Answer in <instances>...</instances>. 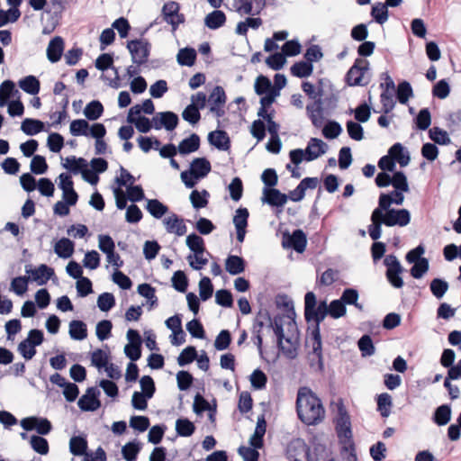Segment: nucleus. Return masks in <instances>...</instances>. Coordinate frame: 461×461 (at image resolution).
Masks as SVG:
<instances>
[{"label":"nucleus","instance_id":"dca6fc26","mask_svg":"<svg viewBox=\"0 0 461 461\" xmlns=\"http://www.w3.org/2000/svg\"><path fill=\"white\" fill-rule=\"evenodd\" d=\"M163 224L168 233L183 236L186 233L187 228L183 219L176 213H171L163 220Z\"/></svg>","mask_w":461,"mask_h":461},{"label":"nucleus","instance_id":"69168bd1","mask_svg":"<svg viewBox=\"0 0 461 461\" xmlns=\"http://www.w3.org/2000/svg\"><path fill=\"white\" fill-rule=\"evenodd\" d=\"M115 305V298L111 293H103L98 296L97 306L102 312H108Z\"/></svg>","mask_w":461,"mask_h":461},{"label":"nucleus","instance_id":"2f4dec72","mask_svg":"<svg viewBox=\"0 0 461 461\" xmlns=\"http://www.w3.org/2000/svg\"><path fill=\"white\" fill-rule=\"evenodd\" d=\"M62 166L74 175H77L82 172V170H84L85 167H87V162L83 158L70 156L66 158V162L62 164Z\"/></svg>","mask_w":461,"mask_h":461},{"label":"nucleus","instance_id":"338daca9","mask_svg":"<svg viewBox=\"0 0 461 461\" xmlns=\"http://www.w3.org/2000/svg\"><path fill=\"white\" fill-rule=\"evenodd\" d=\"M30 168L34 174H44L48 169V164L45 158L41 155H35L31 161Z\"/></svg>","mask_w":461,"mask_h":461},{"label":"nucleus","instance_id":"7c9ffc66","mask_svg":"<svg viewBox=\"0 0 461 461\" xmlns=\"http://www.w3.org/2000/svg\"><path fill=\"white\" fill-rule=\"evenodd\" d=\"M451 413V407L449 405H440L435 410L433 421L438 426H445L450 421Z\"/></svg>","mask_w":461,"mask_h":461},{"label":"nucleus","instance_id":"09e8293b","mask_svg":"<svg viewBox=\"0 0 461 461\" xmlns=\"http://www.w3.org/2000/svg\"><path fill=\"white\" fill-rule=\"evenodd\" d=\"M209 193L206 190L199 192L197 190L192 191L190 194V201L194 209L203 208L208 204L207 197Z\"/></svg>","mask_w":461,"mask_h":461},{"label":"nucleus","instance_id":"f3484780","mask_svg":"<svg viewBox=\"0 0 461 461\" xmlns=\"http://www.w3.org/2000/svg\"><path fill=\"white\" fill-rule=\"evenodd\" d=\"M211 169V163L207 158H196L191 162L189 171L194 179H201L205 177Z\"/></svg>","mask_w":461,"mask_h":461},{"label":"nucleus","instance_id":"3c124183","mask_svg":"<svg viewBox=\"0 0 461 461\" xmlns=\"http://www.w3.org/2000/svg\"><path fill=\"white\" fill-rule=\"evenodd\" d=\"M14 83L11 80H5L0 85V107H4L7 104L9 98L14 91Z\"/></svg>","mask_w":461,"mask_h":461},{"label":"nucleus","instance_id":"5fc2aeb1","mask_svg":"<svg viewBox=\"0 0 461 461\" xmlns=\"http://www.w3.org/2000/svg\"><path fill=\"white\" fill-rule=\"evenodd\" d=\"M197 357V352L194 347L188 346L179 354L177 357V364L184 366L192 363Z\"/></svg>","mask_w":461,"mask_h":461},{"label":"nucleus","instance_id":"ddd939ff","mask_svg":"<svg viewBox=\"0 0 461 461\" xmlns=\"http://www.w3.org/2000/svg\"><path fill=\"white\" fill-rule=\"evenodd\" d=\"M208 102L210 104V112L215 114L217 117H221L224 114V111L221 106L226 102V95L221 86H215L212 92L210 94Z\"/></svg>","mask_w":461,"mask_h":461},{"label":"nucleus","instance_id":"0e129e2a","mask_svg":"<svg viewBox=\"0 0 461 461\" xmlns=\"http://www.w3.org/2000/svg\"><path fill=\"white\" fill-rule=\"evenodd\" d=\"M267 377L266 374L260 370L256 369L250 375L251 386L256 390H261L266 387Z\"/></svg>","mask_w":461,"mask_h":461},{"label":"nucleus","instance_id":"e2e57ef3","mask_svg":"<svg viewBox=\"0 0 461 461\" xmlns=\"http://www.w3.org/2000/svg\"><path fill=\"white\" fill-rule=\"evenodd\" d=\"M342 132L340 124L335 121L328 122L323 129L322 134L326 139H335Z\"/></svg>","mask_w":461,"mask_h":461},{"label":"nucleus","instance_id":"39448f33","mask_svg":"<svg viewBox=\"0 0 461 461\" xmlns=\"http://www.w3.org/2000/svg\"><path fill=\"white\" fill-rule=\"evenodd\" d=\"M283 318L276 316L270 322L269 328L273 329L276 336V343L280 351L288 358L294 359L297 356L296 348L293 345L291 338H285L283 329Z\"/></svg>","mask_w":461,"mask_h":461},{"label":"nucleus","instance_id":"13d9d810","mask_svg":"<svg viewBox=\"0 0 461 461\" xmlns=\"http://www.w3.org/2000/svg\"><path fill=\"white\" fill-rule=\"evenodd\" d=\"M414 265L411 268V275L416 279L421 278L429 270V265L427 258H421L413 262Z\"/></svg>","mask_w":461,"mask_h":461},{"label":"nucleus","instance_id":"f03ea898","mask_svg":"<svg viewBox=\"0 0 461 461\" xmlns=\"http://www.w3.org/2000/svg\"><path fill=\"white\" fill-rule=\"evenodd\" d=\"M296 411L299 419L307 425H315L325 417V410L320 398L308 387L298 390Z\"/></svg>","mask_w":461,"mask_h":461},{"label":"nucleus","instance_id":"20e7f679","mask_svg":"<svg viewBox=\"0 0 461 461\" xmlns=\"http://www.w3.org/2000/svg\"><path fill=\"white\" fill-rule=\"evenodd\" d=\"M337 417L335 419V429L339 442L350 446L352 445L351 421L348 411L340 400L337 404Z\"/></svg>","mask_w":461,"mask_h":461},{"label":"nucleus","instance_id":"412c9836","mask_svg":"<svg viewBox=\"0 0 461 461\" xmlns=\"http://www.w3.org/2000/svg\"><path fill=\"white\" fill-rule=\"evenodd\" d=\"M200 147V138L193 133L188 138L184 139L177 146V150L182 155H186L196 151Z\"/></svg>","mask_w":461,"mask_h":461},{"label":"nucleus","instance_id":"e433bc0d","mask_svg":"<svg viewBox=\"0 0 461 461\" xmlns=\"http://www.w3.org/2000/svg\"><path fill=\"white\" fill-rule=\"evenodd\" d=\"M196 59V51L193 48L181 49L176 56L177 62L181 66L191 67L194 64Z\"/></svg>","mask_w":461,"mask_h":461},{"label":"nucleus","instance_id":"680f3d73","mask_svg":"<svg viewBox=\"0 0 461 461\" xmlns=\"http://www.w3.org/2000/svg\"><path fill=\"white\" fill-rule=\"evenodd\" d=\"M357 344L363 357H370L375 354V347L369 335H363Z\"/></svg>","mask_w":461,"mask_h":461},{"label":"nucleus","instance_id":"cd10ccee","mask_svg":"<svg viewBox=\"0 0 461 461\" xmlns=\"http://www.w3.org/2000/svg\"><path fill=\"white\" fill-rule=\"evenodd\" d=\"M307 113L312 121V123L319 128L322 125L323 115L321 102H315L306 106Z\"/></svg>","mask_w":461,"mask_h":461},{"label":"nucleus","instance_id":"9b49d317","mask_svg":"<svg viewBox=\"0 0 461 461\" xmlns=\"http://www.w3.org/2000/svg\"><path fill=\"white\" fill-rule=\"evenodd\" d=\"M100 391L96 387H89L86 393L82 395L77 405L83 411H94L101 406V402L98 400Z\"/></svg>","mask_w":461,"mask_h":461},{"label":"nucleus","instance_id":"6e6552de","mask_svg":"<svg viewBox=\"0 0 461 461\" xmlns=\"http://www.w3.org/2000/svg\"><path fill=\"white\" fill-rule=\"evenodd\" d=\"M384 264L387 267L386 277L389 283L395 288H402L403 286V280L401 274L403 272L397 257L394 255H387L384 259Z\"/></svg>","mask_w":461,"mask_h":461},{"label":"nucleus","instance_id":"a19ab883","mask_svg":"<svg viewBox=\"0 0 461 461\" xmlns=\"http://www.w3.org/2000/svg\"><path fill=\"white\" fill-rule=\"evenodd\" d=\"M141 446L138 441H131L125 444L122 448V455L126 461H135Z\"/></svg>","mask_w":461,"mask_h":461},{"label":"nucleus","instance_id":"ea45409f","mask_svg":"<svg viewBox=\"0 0 461 461\" xmlns=\"http://www.w3.org/2000/svg\"><path fill=\"white\" fill-rule=\"evenodd\" d=\"M158 116L160 117V124H163V127L171 131L175 130L178 124V116L173 112H161L158 113Z\"/></svg>","mask_w":461,"mask_h":461},{"label":"nucleus","instance_id":"a878e982","mask_svg":"<svg viewBox=\"0 0 461 461\" xmlns=\"http://www.w3.org/2000/svg\"><path fill=\"white\" fill-rule=\"evenodd\" d=\"M18 85L22 90L32 95H37L41 89L40 81L36 77L32 75L22 78L18 82Z\"/></svg>","mask_w":461,"mask_h":461},{"label":"nucleus","instance_id":"72a5a7b5","mask_svg":"<svg viewBox=\"0 0 461 461\" xmlns=\"http://www.w3.org/2000/svg\"><path fill=\"white\" fill-rule=\"evenodd\" d=\"M358 292L354 288H347L343 291L340 300L343 303L348 305H354L358 311L362 312L364 310V306L361 303H358Z\"/></svg>","mask_w":461,"mask_h":461},{"label":"nucleus","instance_id":"c9c22d12","mask_svg":"<svg viewBox=\"0 0 461 461\" xmlns=\"http://www.w3.org/2000/svg\"><path fill=\"white\" fill-rule=\"evenodd\" d=\"M195 430L194 424L186 418H179L176 421V431L180 437H190Z\"/></svg>","mask_w":461,"mask_h":461},{"label":"nucleus","instance_id":"c756f323","mask_svg":"<svg viewBox=\"0 0 461 461\" xmlns=\"http://www.w3.org/2000/svg\"><path fill=\"white\" fill-rule=\"evenodd\" d=\"M389 155L396 160L401 167H406L410 162L408 152H404V149L401 143L393 144L389 149Z\"/></svg>","mask_w":461,"mask_h":461},{"label":"nucleus","instance_id":"9d476101","mask_svg":"<svg viewBox=\"0 0 461 461\" xmlns=\"http://www.w3.org/2000/svg\"><path fill=\"white\" fill-rule=\"evenodd\" d=\"M179 5L174 1L166 3L162 7L163 19L172 26L173 31L185 21L184 15L179 14Z\"/></svg>","mask_w":461,"mask_h":461},{"label":"nucleus","instance_id":"f257e3e1","mask_svg":"<svg viewBox=\"0 0 461 461\" xmlns=\"http://www.w3.org/2000/svg\"><path fill=\"white\" fill-rule=\"evenodd\" d=\"M346 312V306L340 299L331 301L329 305L326 301H321L317 304L315 294L313 292L306 293L304 296V318L308 322L313 321L315 323L312 331L313 339L312 352L318 358L321 357V322L327 315L333 319H339L343 317Z\"/></svg>","mask_w":461,"mask_h":461},{"label":"nucleus","instance_id":"a18cd8bd","mask_svg":"<svg viewBox=\"0 0 461 461\" xmlns=\"http://www.w3.org/2000/svg\"><path fill=\"white\" fill-rule=\"evenodd\" d=\"M448 283L441 278H434L429 285L432 294L438 299H440L444 296V294L448 290Z\"/></svg>","mask_w":461,"mask_h":461},{"label":"nucleus","instance_id":"4468645a","mask_svg":"<svg viewBox=\"0 0 461 461\" xmlns=\"http://www.w3.org/2000/svg\"><path fill=\"white\" fill-rule=\"evenodd\" d=\"M328 149V145L318 138H311L308 141L305 151V160L312 161L317 159L321 155L325 154Z\"/></svg>","mask_w":461,"mask_h":461},{"label":"nucleus","instance_id":"864d4df0","mask_svg":"<svg viewBox=\"0 0 461 461\" xmlns=\"http://www.w3.org/2000/svg\"><path fill=\"white\" fill-rule=\"evenodd\" d=\"M429 138L439 145H447L451 142L450 138L446 131L439 127H433L429 131Z\"/></svg>","mask_w":461,"mask_h":461},{"label":"nucleus","instance_id":"c85d7f7f","mask_svg":"<svg viewBox=\"0 0 461 461\" xmlns=\"http://www.w3.org/2000/svg\"><path fill=\"white\" fill-rule=\"evenodd\" d=\"M69 336L75 340H83L87 337L86 324L82 321H71L69 323Z\"/></svg>","mask_w":461,"mask_h":461},{"label":"nucleus","instance_id":"f8f14e48","mask_svg":"<svg viewBox=\"0 0 461 461\" xmlns=\"http://www.w3.org/2000/svg\"><path fill=\"white\" fill-rule=\"evenodd\" d=\"M26 274H29L32 280L39 285H43L55 276L54 269L45 264L40 265L37 268H32L31 266L25 267Z\"/></svg>","mask_w":461,"mask_h":461},{"label":"nucleus","instance_id":"4c0bfd02","mask_svg":"<svg viewBox=\"0 0 461 461\" xmlns=\"http://www.w3.org/2000/svg\"><path fill=\"white\" fill-rule=\"evenodd\" d=\"M393 406L392 397L387 393H383L377 397V411L380 412L382 417H388L391 413V408Z\"/></svg>","mask_w":461,"mask_h":461},{"label":"nucleus","instance_id":"b1692460","mask_svg":"<svg viewBox=\"0 0 461 461\" xmlns=\"http://www.w3.org/2000/svg\"><path fill=\"white\" fill-rule=\"evenodd\" d=\"M226 271L232 275H239L245 270V261L239 256L230 255L225 260Z\"/></svg>","mask_w":461,"mask_h":461},{"label":"nucleus","instance_id":"4be33fe9","mask_svg":"<svg viewBox=\"0 0 461 461\" xmlns=\"http://www.w3.org/2000/svg\"><path fill=\"white\" fill-rule=\"evenodd\" d=\"M393 203V196L387 194H381L378 201V207L375 208L371 215V221H376L379 217L383 216L387 210H391V204Z\"/></svg>","mask_w":461,"mask_h":461},{"label":"nucleus","instance_id":"7ed1b4c3","mask_svg":"<svg viewBox=\"0 0 461 461\" xmlns=\"http://www.w3.org/2000/svg\"><path fill=\"white\" fill-rule=\"evenodd\" d=\"M411 221V214L407 209H391L376 221H373L368 226V233L373 240L380 239L382 234V224L388 227L400 226L404 227Z\"/></svg>","mask_w":461,"mask_h":461},{"label":"nucleus","instance_id":"1a4fd4ad","mask_svg":"<svg viewBox=\"0 0 461 461\" xmlns=\"http://www.w3.org/2000/svg\"><path fill=\"white\" fill-rule=\"evenodd\" d=\"M282 245L284 248H291L298 253H303L307 245L305 233L297 229L290 235L288 232L283 234Z\"/></svg>","mask_w":461,"mask_h":461},{"label":"nucleus","instance_id":"0eeeda50","mask_svg":"<svg viewBox=\"0 0 461 461\" xmlns=\"http://www.w3.org/2000/svg\"><path fill=\"white\" fill-rule=\"evenodd\" d=\"M369 62L363 59H357L346 75V82L350 86H366L369 79L365 77L368 70Z\"/></svg>","mask_w":461,"mask_h":461},{"label":"nucleus","instance_id":"6ab92c4d","mask_svg":"<svg viewBox=\"0 0 461 461\" xmlns=\"http://www.w3.org/2000/svg\"><path fill=\"white\" fill-rule=\"evenodd\" d=\"M208 140L220 150H228L230 147V138L224 131L217 130L210 132Z\"/></svg>","mask_w":461,"mask_h":461},{"label":"nucleus","instance_id":"774afa93","mask_svg":"<svg viewBox=\"0 0 461 461\" xmlns=\"http://www.w3.org/2000/svg\"><path fill=\"white\" fill-rule=\"evenodd\" d=\"M213 293V286L209 277H203L199 282V294L203 301L210 299Z\"/></svg>","mask_w":461,"mask_h":461},{"label":"nucleus","instance_id":"423d86ee","mask_svg":"<svg viewBox=\"0 0 461 461\" xmlns=\"http://www.w3.org/2000/svg\"><path fill=\"white\" fill-rule=\"evenodd\" d=\"M127 49L132 63L141 66L149 59L151 45L146 39L131 40L127 41Z\"/></svg>","mask_w":461,"mask_h":461},{"label":"nucleus","instance_id":"a211bd4d","mask_svg":"<svg viewBox=\"0 0 461 461\" xmlns=\"http://www.w3.org/2000/svg\"><path fill=\"white\" fill-rule=\"evenodd\" d=\"M64 50V41L60 36H56L49 42L47 47L48 59L52 62H58Z\"/></svg>","mask_w":461,"mask_h":461},{"label":"nucleus","instance_id":"de8ad7c7","mask_svg":"<svg viewBox=\"0 0 461 461\" xmlns=\"http://www.w3.org/2000/svg\"><path fill=\"white\" fill-rule=\"evenodd\" d=\"M89 124L84 119H77L71 122L69 131L73 136H88Z\"/></svg>","mask_w":461,"mask_h":461},{"label":"nucleus","instance_id":"2eb2a0df","mask_svg":"<svg viewBox=\"0 0 461 461\" xmlns=\"http://www.w3.org/2000/svg\"><path fill=\"white\" fill-rule=\"evenodd\" d=\"M261 200L271 206L282 207L286 203L288 196L278 189L265 187Z\"/></svg>","mask_w":461,"mask_h":461},{"label":"nucleus","instance_id":"6e6d98bb","mask_svg":"<svg viewBox=\"0 0 461 461\" xmlns=\"http://www.w3.org/2000/svg\"><path fill=\"white\" fill-rule=\"evenodd\" d=\"M172 285L176 291L185 293L188 286V280L185 274L181 270L175 272L172 276Z\"/></svg>","mask_w":461,"mask_h":461},{"label":"nucleus","instance_id":"aec40b11","mask_svg":"<svg viewBox=\"0 0 461 461\" xmlns=\"http://www.w3.org/2000/svg\"><path fill=\"white\" fill-rule=\"evenodd\" d=\"M267 423L263 416L259 417L254 434L249 438V444L254 448H261L263 447V437L266 433Z\"/></svg>","mask_w":461,"mask_h":461},{"label":"nucleus","instance_id":"bf43d9fd","mask_svg":"<svg viewBox=\"0 0 461 461\" xmlns=\"http://www.w3.org/2000/svg\"><path fill=\"white\" fill-rule=\"evenodd\" d=\"M391 185L395 188V190H399L401 192H409L410 190L407 177L402 171H398L393 174Z\"/></svg>","mask_w":461,"mask_h":461},{"label":"nucleus","instance_id":"f704fd0d","mask_svg":"<svg viewBox=\"0 0 461 461\" xmlns=\"http://www.w3.org/2000/svg\"><path fill=\"white\" fill-rule=\"evenodd\" d=\"M104 113L103 104L97 101H91L84 109L85 116L90 121H95L102 116Z\"/></svg>","mask_w":461,"mask_h":461},{"label":"nucleus","instance_id":"58836bf2","mask_svg":"<svg viewBox=\"0 0 461 461\" xmlns=\"http://www.w3.org/2000/svg\"><path fill=\"white\" fill-rule=\"evenodd\" d=\"M313 70L312 64L308 61H300L294 63L291 67V73L293 76L297 77H307L312 75Z\"/></svg>","mask_w":461,"mask_h":461},{"label":"nucleus","instance_id":"4d7b16f0","mask_svg":"<svg viewBox=\"0 0 461 461\" xmlns=\"http://www.w3.org/2000/svg\"><path fill=\"white\" fill-rule=\"evenodd\" d=\"M113 324L111 321L103 320L99 321L95 328V334L99 340H105L111 336Z\"/></svg>","mask_w":461,"mask_h":461},{"label":"nucleus","instance_id":"5701e85b","mask_svg":"<svg viewBox=\"0 0 461 461\" xmlns=\"http://www.w3.org/2000/svg\"><path fill=\"white\" fill-rule=\"evenodd\" d=\"M75 245L69 239L62 238L56 242L54 252L62 258H68L74 253Z\"/></svg>","mask_w":461,"mask_h":461},{"label":"nucleus","instance_id":"37998d69","mask_svg":"<svg viewBox=\"0 0 461 461\" xmlns=\"http://www.w3.org/2000/svg\"><path fill=\"white\" fill-rule=\"evenodd\" d=\"M30 445L40 455H47L50 451L48 440L41 436L32 435L30 438Z\"/></svg>","mask_w":461,"mask_h":461},{"label":"nucleus","instance_id":"8fccbe9b","mask_svg":"<svg viewBox=\"0 0 461 461\" xmlns=\"http://www.w3.org/2000/svg\"><path fill=\"white\" fill-rule=\"evenodd\" d=\"M371 15L379 24H384L388 20V10L384 3H376L371 11Z\"/></svg>","mask_w":461,"mask_h":461},{"label":"nucleus","instance_id":"bb28decb","mask_svg":"<svg viewBox=\"0 0 461 461\" xmlns=\"http://www.w3.org/2000/svg\"><path fill=\"white\" fill-rule=\"evenodd\" d=\"M146 210L156 219H160L168 212V207L158 199H148Z\"/></svg>","mask_w":461,"mask_h":461},{"label":"nucleus","instance_id":"393cba45","mask_svg":"<svg viewBox=\"0 0 461 461\" xmlns=\"http://www.w3.org/2000/svg\"><path fill=\"white\" fill-rule=\"evenodd\" d=\"M226 22V15L222 11L215 10L204 18V24L211 30H217Z\"/></svg>","mask_w":461,"mask_h":461},{"label":"nucleus","instance_id":"c03bdc74","mask_svg":"<svg viewBox=\"0 0 461 461\" xmlns=\"http://www.w3.org/2000/svg\"><path fill=\"white\" fill-rule=\"evenodd\" d=\"M397 99L400 104H406L411 97L413 95L411 86L407 81L401 82L397 86Z\"/></svg>","mask_w":461,"mask_h":461},{"label":"nucleus","instance_id":"79ce46f5","mask_svg":"<svg viewBox=\"0 0 461 461\" xmlns=\"http://www.w3.org/2000/svg\"><path fill=\"white\" fill-rule=\"evenodd\" d=\"M186 246L195 254H203L205 251L204 241L203 238L195 233H192L186 237Z\"/></svg>","mask_w":461,"mask_h":461},{"label":"nucleus","instance_id":"603ef678","mask_svg":"<svg viewBox=\"0 0 461 461\" xmlns=\"http://www.w3.org/2000/svg\"><path fill=\"white\" fill-rule=\"evenodd\" d=\"M199 110V107H197L195 104H190L183 111L182 117L189 123L195 124L201 118Z\"/></svg>","mask_w":461,"mask_h":461},{"label":"nucleus","instance_id":"052dcab7","mask_svg":"<svg viewBox=\"0 0 461 461\" xmlns=\"http://www.w3.org/2000/svg\"><path fill=\"white\" fill-rule=\"evenodd\" d=\"M232 7L240 14L255 15L254 6L250 0H233Z\"/></svg>","mask_w":461,"mask_h":461},{"label":"nucleus","instance_id":"49530a36","mask_svg":"<svg viewBox=\"0 0 461 461\" xmlns=\"http://www.w3.org/2000/svg\"><path fill=\"white\" fill-rule=\"evenodd\" d=\"M87 442L81 437H72L69 441V450L75 456L86 454Z\"/></svg>","mask_w":461,"mask_h":461},{"label":"nucleus","instance_id":"473e14b6","mask_svg":"<svg viewBox=\"0 0 461 461\" xmlns=\"http://www.w3.org/2000/svg\"><path fill=\"white\" fill-rule=\"evenodd\" d=\"M44 124L42 122L35 119L26 118L23 121L21 130L29 136L35 135L43 131Z\"/></svg>","mask_w":461,"mask_h":461}]
</instances>
